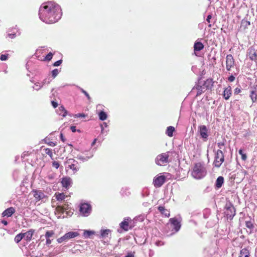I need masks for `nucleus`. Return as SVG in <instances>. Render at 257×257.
<instances>
[{
	"label": "nucleus",
	"mask_w": 257,
	"mask_h": 257,
	"mask_svg": "<svg viewBox=\"0 0 257 257\" xmlns=\"http://www.w3.org/2000/svg\"><path fill=\"white\" fill-rule=\"evenodd\" d=\"M69 168L71 169L74 173L77 172L79 169L78 162H77V164L72 163V165H71Z\"/></svg>",
	"instance_id": "nucleus-35"
},
{
	"label": "nucleus",
	"mask_w": 257,
	"mask_h": 257,
	"mask_svg": "<svg viewBox=\"0 0 257 257\" xmlns=\"http://www.w3.org/2000/svg\"><path fill=\"white\" fill-rule=\"evenodd\" d=\"M18 174H19V171L18 170H15L13 172V177H14L15 180L17 179Z\"/></svg>",
	"instance_id": "nucleus-57"
},
{
	"label": "nucleus",
	"mask_w": 257,
	"mask_h": 257,
	"mask_svg": "<svg viewBox=\"0 0 257 257\" xmlns=\"http://www.w3.org/2000/svg\"><path fill=\"white\" fill-rule=\"evenodd\" d=\"M110 232V229H101L100 230V238L104 239L109 237Z\"/></svg>",
	"instance_id": "nucleus-24"
},
{
	"label": "nucleus",
	"mask_w": 257,
	"mask_h": 257,
	"mask_svg": "<svg viewBox=\"0 0 257 257\" xmlns=\"http://www.w3.org/2000/svg\"><path fill=\"white\" fill-rule=\"evenodd\" d=\"M158 210L160 212L164 215L165 217H169L170 215L169 210L165 208V207L163 206H159L158 207Z\"/></svg>",
	"instance_id": "nucleus-21"
},
{
	"label": "nucleus",
	"mask_w": 257,
	"mask_h": 257,
	"mask_svg": "<svg viewBox=\"0 0 257 257\" xmlns=\"http://www.w3.org/2000/svg\"><path fill=\"white\" fill-rule=\"evenodd\" d=\"M204 45L202 42H196L194 44V51H200L204 48Z\"/></svg>",
	"instance_id": "nucleus-23"
},
{
	"label": "nucleus",
	"mask_w": 257,
	"mask_h": 257,
	"mask_svg": "<svg viewBox=\"0 0 257 257\" xmlns=\"http://www.w3.org/2000/svg\"><path fill=\"white\" fill-rule=\"evenodd\" d=\"M234 63V59L232 56L230 54L227 55L226 56V64H233Z\"/></svg>",
	"instance_id": "nucleus-37"
},
{
	"label": "nucleus",
	"mask_w": 257,
	"mask_h": 257,
	"mask_svg": "<svg viewBox=\"0 0 257 257\" xmlns=\"http://www.w3.org/2000/svg\"><path fill=\"white\" fill-rule=\"evenodd\" d=\"M245 226L250 229H252L254 228V225L251 220L246 221H245Z\"/></svg>",
	"instance_id": "nucleus-43"
},
{
	"label": "nucleus",
	"mask_w": 257,
	"mask_h": 257,
	"mask_svg": "<svg viewBox=\"0 0 257 257\" xmlns=\"http://www.w3.org/2000/svg\"><path fill=\"white\" fill-rule=\"evenodd\" d=\"M248 57L249 59L252 61H255L257 58V55L254 49H250L248 52Z\"/></svg>",
	"instance_id": "nucleus-25"
},
{
	"label": "nucleus",
	"mask_w": 257,
	"mask_h": 257,
	"mask_svg": "<svg viewBox=\"0 0 257 257\" xmlns=\"http://www.w3.org/2000/svg\"><path fill=\"white\" fill-rule=\"evenodd\" d=\"M70 130L73 133H75L76 132L78 133H81V131L80 130H76L75 126H71Z\"/></svg>",
	"instance_id": "nucleus-53"
},
{
	"label": "nucleus",
	"mask_w": 257,
	"mask_h": 257,
	"mask_svg": "<svg viewBox=\"0 0 257 257\" xmlns=\"http://www.w3.org/2000/svg\"><path fill=\"white\" fill-rule=\"evenodd\" d=\"M192 70L196 75L201 76L205 74V68L203 65H193Z\"/></svg>",
	"instance_id": "nucleus-13"
},
{
	"label": "nucleus",
	"mask_w": 257,
	"mask_h": 257,
	"mask_svg": "<svg viewBox=\"0 0 257 257\" xmlns=\"http://www.w3.org/2000/svg\"><path fill=\"white\" fill-rule=\"evenodd\" d=\"M169 222L170 224L167 225V227L172 228V230L171 233L168 235H173L180 229L181 226V221L174 217L170 218Z\"/></svg>",
	"instance_id": "nucleus-3"
},
{
	"label": "nucleus",
	"mask_w": 257,
	"mask_h": 257,
	"mask_svg": "<svg viewBox=\"0 0 257 257\" xmlns=\"http://www.w3.org/2000/svg\"><path fill=\"white\" fill-rule=\"evenodd\" d=\"M17 36V33H9L8 34V37L11 39H14Z\"/></svg>",
	"instance_id": "nucleus-54"
},
{
	"label": "nucleus",
	"mask_w": 257,
	"mask_h": 257,
	"mask_svg": "<svg viewBox=\"0 0 257 257\" xmlns=\"http://www.w3.org/2000/svg\"><path fill=\"white\" fill-rule=\"evenodd\" d=\"M155 244L158 246H160L163 245L164 244V243L161 240H158L156 241Z\"/></svg>",
	"instance_id": "nucleus-56"
},
{
	"label": "nucleus",
	"mask_w": 257,
	"mask_h": 257,
	"mask_svg": "<svg viewBox=\"0 0 257 257\" xmlns=\"http://www.w3.org/2000/svg\"><path fill=\"white\" fill-rule=\"evenodd\" d=\"M7 65H0V72H4V74H6L7 73Z\"/></svg>",
	"instance_id": "nucleus-46"
},
{
	"label": "nucleus",
	"mask_w": 257,
	"mask_h": 257,
	"mask_svg": "<svg viewBox=\"0 0 257 257\" xmlns=\"http://www.w3.org/2000/svg\"><path fill=\"white\" fill-rule=\"evenodd\" d=\"M238 153L241 156V159L243 161H245L246 160L247 156L245 154L243 153L242 149L239 150Z\"/></svg>",
	"instance_id": "nucleus-44"
},
{
	"label": "nucleus",
	"mask_w": 257,
	"mask_h": 257,
	"mask_svg": "<svg viewBox=\"0 0 257 257\" xmlns=\"http://www.w3.org/2000/svg\"><path fill=\"white\" fill-rule=\"evenodd\" d=\"M72 163L77 164V161L74 159H68L65 162V165L67 168H69Z\"/></svg>",
	"instance_id": "nucleus-34"
},
{
	"label": "nucleus",
	"mask_w": 257,
	"mask_h": 257,
	"mask_svg": "<svg viewBox=\"0 0 257 257\" xmlns=\"http://www.w3.org/2000/svg\"><path fill=\"white\" fill-rule=\"evenodd\" d=\"M56 198L58 201H62L65 198V195L63 193H58L56 195Z\"/></svg>",
	"instance_id": "nucleus-39"
},
{
	"label": "nucleus",
	"mask_w": 257,
	"mask_h": 257,
	"mask_svg": "<svg viewBox=\"0 0 257 257\" xmlns=\"http://www.w3.org/2000/svg\"><path fill=\"white\" fill-rule=\"evenodd\" d=\"M45 153L48 155L50 157H52L53 156V152L51 149L46 148L44 150Z\"/></svg>",
	"instance_id": "nucleus-48"
},
{
	"label": "nucleus",
	"mask_w": 257,
	"mask_h": 257,
	"mask_svg": "<svg viewBox=\"0 0 257 257\" xmlns=\"http://www.w3.org/2000/svg\"><path fill=\"white\" fill-rule=\"evenodd\" d=\"M169 153L170 152H167L158 155L155 160L156 164L158 166H163L169 163L170 162L169 160Z\"/></svg>",
	"instance_id": "nucleus-4"
},
{
	"label": "nucleus",
	"mask_w": 257,
	"mask_h": 257,
	"mask_svg": "<svg viewBox=\"0 0 257 257\" xmlns=\"http://www.w3.org/2000/svg\"><path fill=\"white\" fill-rule=\"evenodd\" d=\"M9 56V54H2L0 56V59L2 61H6V60H8Z\"/></svg>",
	"instance_id": "nucleus-49"
},
{
	"label": "nucleus",
	"mask_w": 257,
	"mask_h": 257,
	"mask_svg": "<svg viewBox=\"0 0 257 257\" xmlns=\"http://www.w3.org/2000/svg\"><path fill=\"white\" fill-rule=\"evenodd\" d=\"M79 233L77 231H69L66 233L64 235L57 239V241L59 243H61L64 241L67 242L69 240L75 238L79 235Z\"/></svg>",
	"instance_id": "nucleus-6"
},
{
	"label": "nucleus",
	"mask_w": 257,
	"mask_h": 257,
	"mask_svg": "<svg viewBox=\"0 0 257 257\" xmlns=\"http://www.w3.org/2000/svg\"><path fill=\"white\" fill-rule=\"evenodd\" d=\"M232 94L231 87L230 86L225 88L223 91V96L225 100H228Z\"/></svg>",
	"instance_id": "nucleus-18"
},
{
	"label": "nucleus",
	"mask_w": 257,
	"mask_h": 257,
	"mask_svg": "<svg viewBox=\"0 0 257 257\" xmlns=\"http://www.w3.org/2000/svg\"><path fill=\"white\" fill-rule=\"evenodd\" d=\"M79 211L82 216H88L91 213V206L87 203H81Z\"/></svg>",
	"instance_id": "nucleus-8"
},
{
	"label": "nucleus",
	"mask_w": 257,
	"mask_h": 257,
	"mask_svg": "<svg viewBox=\"0 0 257 257\" xmlns=\"http://www.w3.org/2000/svg\"><path fill=\"white\" fill-rule=\"evenodd\" d=\"M211 214V210L208 208H205L203 210V217L205 219H207L210 216Z\"/></svg>",
	"instance_id": "nucleus-38"
},
{
	"label": "nucleus",
	"mask_w": 257,
	"mask_h": 257,
	"mask_svg": "<svg viewBox=\"0 0 257 257\" xmlns=\"http://www.w3.org/2000/svg\"><path fill=\"white\" fill-rule=\"evenodd\" d=\"M214 83V82L211 78H209L207 79L206 81H202V83L204 86V88H205L206 90L211 89L213 86Z\"/></svg>",
	"instance_id": "nucleus-17"
},
{
	"label": "nucleus",
	"mask_w": 257,
	"mask_h": 257,
	"mask_svg": "<svg viewBox=\"0 0 257 257\" xmlns=\"http://www.w3.org/2000/svg\"><path fill=\"white\" fill-rule=\"evenodd\" d=\"M32 193L36 202H38L46 197L45 194L40 190H33Z\"/></svg>",
	"instance_id": "nucleus-12"
},
{
	"label": "nucleus",
	"mask_w": 257,
	"mask_h": 257,
	"mask_svg": "<svg viewBox=\"0 0 257 257\" xmlns=\"http://www.w3.org/2000/svg\"><path fill=\"white\" fill-rule=\"evenodd\" d=\"M256 96H257V95L255 93V91L252 90L251 91L250 97H251V99L253 102H254L256 101V99H257Z\"/></svg>",
	"instance_id": "nucleus-42"
},
{
	"label": "nucleus",
	"mask_w": 257,
	"mask_h": 257,
	"mask_svg": "<svg viewBox=\"0 0 257 257\" xmlns=\"http://www.w3.org/2000/svg\"><path fill=\"white\" fill-rule=\"evenodd\" d=\"M76 87L86 96V97L87 98V99L89 100H90V99H91L90 96H89V94L85 90H84L83 88H81L80 87H79L78 86H76Z\"/></svg>",
	"instance_id": "nucleus-41"
},
{
	"label": "nucleus",
	"mask_w": 257,
	"mask_h": 257,
	"mask_svg": "<svg viewBox=\"0 0 257 257\" xmlns=\"http://www.w3.org/2000/svg\"><path fill=\"white\" fill-rule=\"evenodd\" d=\"M45 238L46 239V244H47V245L50 244L52 242V241L53 240L52 239H49V238Z\"/></svg>",
	"instance_id": "nucleus-63"
},
{
	"label": "nucleus",
	"mask_w": 257,
	"mask_h": 257,
	"mask_svg": "<svg viewBox=\"0 0 257 257\" xmlns=\"http://www.w3.org/2000/svg\"><path fill=\"white\" fill-rule=\"evenodd\" d=\"M98 115L99 119L102 121L106 120L107 118V113L103 110L100 111L98 113Z\"/></svg>",
	"instance_id": "nucleus-29"
},
{
	"label": "nucleus",
	"mask_w": 257,
	"mask_h": 257,
	"mask_svg": "<svg viewBox=\"0 0 257 257\" xmlns=\"http://www.w3.org/2000/svg\"><path fill=\"white\" fill-rule=\"evenodd\" d=\"M60 71L58 69H55L52 71V76L55 78L59 73Z\"/></svg>",
	"instance_id": "nucleus-52"
},
{
	"label": "nucleus",
	"mask_w": 257,
	"mask_h": 257,
	"mask_svg": "<svg viewBox=\"0 0 257 257\" xmlns=\"http://www.w3.org/2000/svg\"><path fill=\"white\" fill-rule=\"evenodd\" d=\"M95 231L89 230H84L83 235L85 238H88L90 237L91 235L94 234Z\"/></svg>",
	"instance_id": "nucleus-30"
},
{
	"label": "nucleus",
	"mask_w": 257,
	"mask_h": 257,
	"mask_svg": "<svg viewBox=\"0 0 257 257\" xmlns=\"http://www.w3.org/2000/svg\"><path fill=\"white\" fill-rule=\"evenodd\" d=\"M149 195V192L148 191L147 189H144L142 192V196L144 197L145 196H147Z\"/></svg>",
	"instance_id": "nucleus-51"
},
{
	"label": "nucleus",
	"mask_w": 257,
	"mask_h": 257,
	"mask_svg": "<svg viewBox=\"0 0 257 257\" xmlns=\"http://www.w3.org/2000/svg\"><path fill=\"white\" fill-rule=\"evenodd\" d=\"M100 127H101V133L102 134L105 133L106 134L107 133V131H104V127L103 126V124H100Z\"/></svg>",
	"instance_id": "nucleus-61"
},
{
	"label": "nucleus",
	"mask_w": 257,
	"mask_h": 257,
	"mask_svg": "<svg viewBox=\"0 0 257 257\" xmlns=\"http://www.w3.org/2000/svg\"><path fill=\"white\" fill-rule=\"evenodd\" d=\"M224 181V179L223 177L221 176H219L216 180L215 185H214L215 188L216 189L220 188L222 187V185L223 184Z\"/></svg>",
	"instance_id": "nucleus-20"
},
{
	"label": "nucleus",
	"mask_w": 257,
	"mask_h": 257,
	"mask_svg": "<svg viewBox=\"0 0 257 257\" xmlns=\"http://www.w3.org/2000/svg\"><path fill=\"white\" fill-rule=\"evenodd\" d=\"M225 141V140H223L222 142H218L217 143V147L219 149V150L222 149V148L224 146V145H225L224 141Z\"/></svg>",
	"instance_id": "nucleus-50"
},
{
	"label": "nucleus",
	"mask_w": 257,
	"mask_h": 257,
	"mask_svg": "<svg viewBox=\"0 0 257 257\" xmlns=\"http://www.w3.org/2000/svg\"><path fill=\"white\" fill-rule=\"evenodd\" d=\"M175 127L172 126H169L167 127L166 131V134L169 137H172L173 136V133L175 132Z\"/></svg>",
	"instance_id": "nucleus-28"
},
{
	"label": "nucleus",
	"mask_w": 257,
	"mask_h": 257,
	"mask_svg": "<svg viewBox=\"0 0 257 257\" xmlns=\"http://www.w3.org/2000/svg\"><path fill=\"white\" fill-rule=\"evenodd\" d=\"M130 218L129 217L125 218L124 220L119 224L120 228L124 231H128L131 227H129L128 221Z\"/></svg>",
	"instance_id": "nucleus-14"
},
{
	"label": "nucleus",
	"mask_w": 257,
	"mask_h": 257,
	"mask_svg": "<svg viewBox=\"0 0 257 257\" xmlns=\"http://www.w3.org/2000/svg\"><path fill=\"white\" fill-rule=\"evenodd\" d=\"M198 132L200 136V138L204 142L208 140L209 134L208 130L205 125H201L198 127Z\"/></svg>",
	"instance_id": "nucleus-10"
},
{
	"label": "nucleus",
	"mask_w": 257,
	"mask_h": 257,
	"mask_svg": "<svg viewBox=\"0 0 257 257\" xmlns=\"http://www.w3.org/2000/svg\"><path fill=\"white\" fill-rule=\"evenodd\" d=\"M124 257H135V252H129Z\"/></svg>",
	"instance_id": "nucleus-58"
},
{
	"label": "nucleus",
	"mask_w": 257,
	"mask_h": 257,
	"mask_svg": "<svg viewBox=\"0 0 257 257\" xmlns=\"http://www.w3.org/2000/svg\"><path fill=\"white\" fill-rule=\"evenodd\" d=\"M52 166L55 167L56 169H58L60 165H59V163L58 162H57V161H54L52 163Z\"/></svg>",
	"instance_id": "nucleus-55"
},
{
	"label": "nucleus",
	"mask_w": 257,
	"mask_h": 257,
	"mask_svg": "<svg viewBox=\"0 0 257 257\" xmlns=\"http://www.w3.org/2000/svg\"><path fill=\"white\" fill-rule=\"evenodd\" d=\"M201 78L199 76L198 84L192 89L191 91L192 93H194L196 91V96L201 95L206 90L205 88H203L204 87V86L203 85L202 81L201 80Z\"/></svg>",
	"instance_id": "nucleus-9"
},
{
	"label": "nucleus",
	"mask_w": 257,
	"mask_h": 257,
	"mask_svg": "<svg viewBox=\"0 0 257 257\" xmlns=\"http://www.w3.org/2000/svg\"><path fill=\"white\" fill-rule=\"evenodd\" d=\"M224 161V155L221 150H218L215 153L213 165L214 167L219 168Z\"/></svg>",
	"instance_id": "nucleus-5"
},
{
	"label": "nucleus",
	"mask_w": 257,
	"mask_h": 257,
	"mask_svg": "<svg viewBox=\"0 0 257 257\" xmlns=\"http://www.w3.org/2000/svg\"><path fill=\"white\" fill-rule=\"evenodd\" d=\"M56 111L58 114L61 115L63 117H65L67 114V111L65 109L63 105L59 106Z\"/></svg>",
	"instance_id": "nucleus-22"
},
{
	"label": "nucleus",
	"mask_w": 257,
	"mask_h": 257,
	"mask_svg": "<svg viewBox=\"0 0 257 257\" xmlns=\"http://www.w3.org/2000/svg\"><path fill=\"white\" fill-rule=\"evenodd\" d=\"M241 92V89L240 88H238V87H237L235 89H234V94H238L239 93H240Z\"/></svg>",
	"instance_id": "nucleus-60"
},
{
	"label": "nucleus",
	"mask_w": 257,
	"mask_h": 257,
	"mask_svg": "<svg viewBox=\"0 0 257 257\" xmlns=\"http://www.w3.org/2000/svg\"><path fill=\"white\" fill-rule=\"evenodd\" d=\"M120 192L123 196H128L131 194L130 189L126 187L122 188Z\"/></svg>",
	"instance_id": "nucleus-27"
},
{
	"label": "nucleus",
	"mask_w": 257,
	"mask_h": 257,
	"mask_svg": "<svg viewBox=\"0 0 257 257\" xmlns=\"http://www.w3.org/2000/svg\"><path fill=\"white\" fill-rule=\"evenodd\" d=\"M61 183L63 187L69 188L71 186L72 179L70 177L63 178Z\"/></svg>",
	"instance_id": "nucleus-15"
},
{
	"label": "nucleus",
	"mask_w": 257,
	"mask_h": 257,
	"mask_svg": "<svg viewBox=\"0 0 257 257\" xmlns=\"http://www.w3.org/2000/svg\"><path fill=\"white\" fill-rule=\"evenodd\" d=\"M224 214L227 219L231 220L235 215V209L233 204L228 202L227 203L225 207Z\"/></svg>",
	"instance_id": "nucleus-7"
},
{
	"label": "nucleus",
	"mask_w": 257,
	"mask_h": 257,
	"mask_svg": "<svg viewBox=\"0 0 257 257\" xmlns=\"http://www.w3.org/2000/svg\"><path fill=\"white\" fill-rule=\"evenodd\" d=\"M206 175L205 167L201 163H196L194 166L192 175L196 179H200L204 177Z\"/></svg>",
	"instance_id": "nucleus-2"
},
{
	"label": "nucleus",
	"mask_w": 257,
	"mask_h": 257,
	"mask_svg": "<svg viewBox=\"0 0 257 257\" xmlns=\"http://www.w3.org/2000/svg\"><path fill=\"white\" fill-rule=\"evenodd\" d=\"M54 54V53L50 52L46 56L43 57L42 60L45 62H49L52 59Z\"/></svg>",
	"instance_id": "nucleus-31"
},
{
	"label": "nucleus",
	"mask_w": 257,
	"mask_h": 257,
	"mask_svg": "<svg viewBox=\"0 0 257 257\" xmlns=\"http://www.w3.org/2000/svg\"><path fill=\"white\" fill-rule=\"evenodd\" d=\"M73 116L74 118L85 117L86 116V115L84 113H79L73 115Z\"/></svg>",
	"instance_id": "nucleus-47"
},
{
	"label": "nucleus",
	"mask_w": 257,
	"mask_h": 257,
	"mask_svg": "<svg viewBox=\"0 0 257 257\" xmlns=\"http://www.w3.org/2000/svg\"><path fill=\"white\" fill-rule=\"evenodd\" d=\"M43 86V85H41V84L39 82L36 83L35 84V85L33 86V88L36 90H40Z\"/></svg>",
	"instance_id": "nucleus-45"
},
{
	"label": "nucleus",
	"mask_w": 257,
	"mask_h": 257,
	"mask_svg": "<svg viewBox=\"0 0 257 257\" xmlns=\"http://www.w3.org/2000/svg\"><path fill=\"white\" fill-rule=\"evenodd\" d=\"M56 177V174L53 172L49 173L47 175V178L50 181L54 180Z\"/></svg>",
	"instance_id": "nucleus-40"
},
{
	"label": "nucleus",
	"mask_w": 257,
	"mask_h": 257,
	"mask_svg": "<svg viewBox=\"0 0 257 257\" xmlns=\"http://www.w3.org/2000/svg\"><path fill=\"white\" fill-rule=\"evenodd\" d=\"M47 144L49 146H50L51 147H54V146H56V145H57V143L56 142H53L52 141L48 142Z\"/></svg>",
	"instance_id": "nucleus-59"
},
{
	"label": "nucleus",
	"mask_w": 257,
	"mask_h": 257,
	"mask_svg": "<svg viewBox=\"0 0 257 257\" xmlns=\"http://www.w3.org/2000/svg\"><path fill=\"white\" fill-rule=\"evenodd\" d=\"M24 234L23 232L18 234L15 237V241L16 243H19L23 239H24Z\"/></svg>",
	"instance_id": "nucleus-33"
},
{
	"label": "nucleus",
	"mask_w": 257,
	"mask_h": 257,
	"mask_svg": "<svg viewBox=\"0 0 257 257\" xmlns=\"http://www.w3.org/2000/svg\"><path fill=\"white\" fill-rule=\"evenodd\" d=\"M15 212V209L14 208L11 207L7 209H6L2 214L3 217L7 216L10 217Z\"/></svg>",
	"instance_id": "nucleus-19"
},
{
	"label": "nucleus",
	"mask_w": 257,
	"mask_h": 257,
	"mask_svg": "<svg viewBox=\"0 0 257 257\" xmlns=\"http://www.w3.org/2000/svg\"><path fill=\"white\" fill-rule=\"evenodd\" d=\"M61 8L55 2H47L40 8L39 17L46 23L54 24L61 18Z\"/></svg>",
	"instance_id": "nucleus-1"
},
{
	"label": "nucleus",
	"mask_w": 257,
	"mask_h": 257,
	"mask_svg": "<svg viewBox=\"0 0 257 257\" xmlns=\"http://www.w3.org/2000/svg\"><path fill=\"white\" fill-rule=\"evenodd\" d=\"M51 104H52V105L53 106L54 108H56L58 106V103L57 102L53 100V101H51Z\"/></svg>",
	"instance_id": "nucleus-62"
},
{
	"label": "nucleus",
	"mask_w": 257,
	"mask_h": 257,
	"mask_svg": "<svg viewBox=\"0 0 257 257\" xmlns=\"http://www.w3.org/2000/svg\"><path fill=\"white\" fill-rule=\"evenodd\" d=\"M240 257H249V251L246 248H243L240 250Z\"/></svg>",
	"instance_id": "nucleus-32"
},
{
	"label": "nucleus",
	"mask_w": 257,
	"mask_h": 257,
	"mask_svg": "<svg viewBox=\"0 0 257 257\" xmlns=\"http://www.w3.org/2000/svg\"><path fill=\"white\" fill-rule=\"evenodd\" d=\"M235 79V77L234 76H233L232 75L230 76L228 78V80L229 82H232Z\"/></svg>",
	"instance_id": "nucleus-64"
},
{
	"label": "nucleus",
	"mask_w": 257,
	"mask_h": 257,
	"mask_svg": "<svg viewBox=\"0 0 257 257\" xmlns=\"http://www.w3.org/2000/svg\"><path fill=\"white\" fill-rule=\"evenodd\" d=\"M54 232L53 230H49L46 231L45 234V238L54 239Z\"/></svg>",
	"instance_id": "nucleus-36"
},
{
	"label": "nucleus",
	"mask_w": 257,
	"mask_h": 257,
	"mask_svg": "<svg viewBox=\"0 0 257 257\" xmlns=\"http://www.w3.org/2000/svg\"><path fill=\"white\" fill-rule=\"evenodd\" d=\"M89 154H90V155L87 156H83L81 155H78L77 156L76 158L78 160H80L82 161V162H85V161H88L89 159L91 158L93 156V153H90Z\"/></svg>",
	"instance_id": "nucleus-26"
},
{
	"label": "nucleus",
	"mask_w": 257,
	"mask_h": 257,
	"mask_svg": "<svg viewBox=\"0 0 257 257\" xmlns=\"http://www.w3.org/2000/svg\"><path fill=\"white\" fill-rule=\"evenodd\" d=\"M35 230L30 229L28 231L23 233L24 234V239L27 242H29L31 240L32 236L34 235Z\"/></svg>",
	"instance_id": "nucleus-16"
},
{
	"label": "nucleus",
	"mask_w": 257,
	"mask_h": 257,
	"mask_svg": "<svg viewBox=\"0 0 257 257\" xmlns=\"http://www.w3.org/2000/svg\"><path fill=\"white\" fill-rule=\"evenodd\" d=\"M166 177L164 175L157 176L153 179V184L156 188L161 187L165 183Z\"/></svg>",
	"instance_id": "nucleus-11"
}]
</instances>
